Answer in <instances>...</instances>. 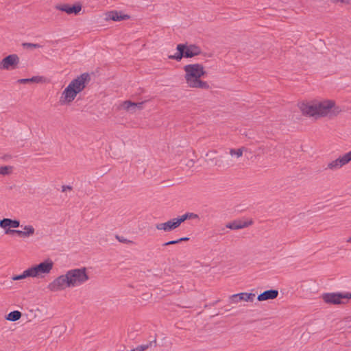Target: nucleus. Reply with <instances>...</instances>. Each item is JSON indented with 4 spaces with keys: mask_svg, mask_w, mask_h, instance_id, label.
Wrapping results in <instances>:
<instances>
[{
    "mask_svg": "<svg viewBox=\"0 0 351 351\" xmlns=\"http://www.w3.org/2000/svg\"><path fill=\"white\" fill-rule=\"evenodd\" d=\"M340 156L345 166L351 162V150Z\"/></svg>",
    "mask_w": 351,
    "mask_h": 351,
    "instance_id": "b1692460",
    "label": "nucleus"
},
{
    "mask_svg": "<svg viewBox=\"0 0 351 351\" xmlns=\"http://www.w3.org/2000/svg\"><path fill=\"white\" fill-rule=\"evenodd\" d=\"M321 298L329 304H346L345 293H326L322 295Z\"/></svg>",
    "mask_w": 351,
    "mask_h": 351,
    "instance_id": "1a4fd4ad",
    "label": "nucleus"
},
{
    "mask_svg": "<svg viewBox=\"0 0 351 351\" xmlns=\"http://www.w3.org/2000/svg\"><path fill=\"white\" fill-rule=\"evenodd\" d=\"M72 190V187L71 186H69V185H64L62 186V192H66L67 191H71Z\"/></svg>",
    "mask_w": 351,
    "mask_h": 351,
    "instance_id": "a878e982",
    "label": "nucleus"
},
{
    "mask_svg": "<svg viewBox=\"0 0 351 351\" xmlns=\"http://www.w3.org/2000/svg\"><path fill=\"white\" fill-rule=\"evenodd\" d=\"M179 243V241L178 240H176V241H169V242H167V243H165L163 244L164 246H167V245H173V244H176V243Z\"/></svg>",
    "mask_w": 351,
    "mask_h": 351,
    "instance_id": "bb28decb",
    "label": "nucleus"
},
{
    "mask_svg": "<svg viewBox=\"0 0 351 351\" xmlns=\"http://www.w3.org/2000/svg\"><path fill=\"white\" fill-rule=\"evenodd\" d=\"M184 78L186 86L190 88L209 90L210 86L206 81L202 80L207 72L203 64L200 63L189 64L183 67Z\"/></svg>",
    "mask_w": 351,
    "mask_h": 351,
    "instance_id": "7ed1b4c3",
    "label": "nucleus"
},
{
    "mask_svg": "<svg viewBox=\"0 0 351 351\" xmlns=\"http://www.w3.org/2000/svg\"><path fill=\"white\" fill-rule=\"evenodd\" d=\"M346 293V304L348 302L349 300H351V293Z\"/></svg>",
    "mask_w": 351,
    "mask_h": 351,
    "instance_id": "cd10ccee",
    "label": "nucleus"
},
{
    "mask_svg": "<svg viewBox=\"0 0 351 351\" xmlns=\"http://www.w3.org/2000/svg\"><path fill=\"white\" fill-rule=\"evenodd\" d=\"M119 241H122V242H123V241H123V239H119Z\"/></svg>",
    "mask_w": 351,
    "mask_h": 351,
    "instance_id": "7c9ffc66",
    "label": "nucleus"
},
{
    "mask_svg": "<svg viewBox=\"0 0 351 351\" xmlns=\"http://www.w3.org/2000/svg\"><path fill=\"white\" fill-rule=\"evenodd\" d=\"M20 58L16 53L10 54L0 61L1 71H12L18 68Z\"/></svg>",
    "mask_w": 351,
    "mask_h": 351,
    "instance_id": "6e6552de",
    "label": "nucleus"
},
{
    "mask_svg": "<svg viewBox=\"0 0 351 351\" xmlns=\"http://www.w3.org/2000/svg\"><path fill=\"white\" fill-rule=\"evenodd\" d=\"M252 223V221H234L228 223L226 226L231 230H239L247 228Z\"/></svg>",
    "mask_w": 351,
    "mask_h": 351,
    "instance_id": "4468645a",
    "label": "nucleus"
},
{
    "mask_svg": "<svg viewBox=\"0 0 351 351\" xmlns=\"http://www.w3.org/2000/svg\"><path fill=\"white\" fill-rule=\"evenodd\" d=\"M130 16L121 12L112 11L106 14V20H112L114 21H121L128 19Z\"/></svg>",
    "mask_w": 351,
    "mask_h": 351,
    "instance_id": "f3484780",
    "label": "nucleus"
},
{
    "mask_svg": "<svg viewBox=\"0 0 351 351\" xmlns=\"http://www.w3.org/2000/svg\"><path fill=\"white\" fill-rule=\"evenodd\" d=\"M188 240H189L188 237H182V238L178 239V241H179V242L182 241H188Z\"/></svg>",
    "mask_w": 351,
    "mask_h": 351,
    "instance_id": "c85d7f7f",
    "label": "nucleus"
},
{
    "mask_svg": "<svg viewBox=\"0 0 351 351\" xmlns=\"http://www.w3.org/2000/svg\"><path fill=\"white\" fill-rule=\"evenodd\" d=\"M88 280L89 275L86 267L71 269L54 278L48 284L47 289L53 293L62 291L67 288L81 287Z\"/></svg>",
    "mask_w": 351,
    "mask_h": 351,
    "instance_id": "f03ea898",
    "label": "nucleus"
},
{
    "mask_svg": "<svg viewBox=\"0 0 351 351\" xmlns=\"http://www.w3.org/2000/svg\"><path fill=\"white\" fill-rule=\"evenodd\" d=\"M298 108L305 116L319 119L327 117L332 119L339 115L343 109L331 99H315L299 103Z\"/></svg>",
    "mask_w": 351,
    "mask_h": 351,
    "instance_id": "f257e3e1",
    "label": "nucleus"
},
{
    "mask_svg": "<svg viewBox=\"0 0 351 351\" xmlns=\"http://www.w3.org/2000/svg\"><path fill=\"white\" fill-rule=\"evenodd\" d=\"M180 223H183L187 219H196L199 218V216L193 213H186L185 214L178 217Z\"/></svg>",
    "mask_w": 351,
    "mask_h": 351,
    "instance_id": "aec40b11",
    "label": "nucleus"
},
{
    "mask_svg": "<svg viewBox=\"0 0 351 351\" xmlns=\"http://www.w3.org/2000/svg\"><path fill=\"white\" fill-rule=\"evenodd\" d=\"M56 8L62 12H65L69 14H77L82 10V6L80 4L71 5L69 4L60 5Z\"/></svg>",
    "mask_w": 351,
    "mask_h": 351,
    "instance_id": "ddd939ff",
    "label": "nucleus"
},
{
    "mask_svg": "<svg viewBox=\"0 0 351 351\" xmlns=\"http://www.w3.org/2000/svg\"><path fill=\"white\" fill-rule=\"evenodd\" d=\"M339 1L342 3H351V0H339Z\"/></svg>",
    "mask_w": 351,
    "mask_h": 351,
    "instance_id": "c756f323",
    "label": "nucleus"
},
{
    "mask_svg": "<svg viewBox=\"0 0 351 351\" xmlns=\"http://www.w3.org/2000/svg\"><path fill=\"white\" fill-rule=\"evenodd\" d=\"M278 295V291L274 289H270L264 291L258 295L257 300L258 301H265L268 300H274L276 298Z\"/></svg>",
    "mask_w": 351,
    "mask_h": 351,
    "instance_id": "dca6fc26",
    "label": "nucleus"
},
{
    "mask_svg": "<svg viewBox=\"0 0 351 351\" xmlns=\"http://www.w3.org/2000/svg\"><path fill=\"white\" fill-rule=\"evenodd\" d=\"M46 82V79L43 76H34L31 78L20 79L18 80L19 84H26L29 82L42 84Z\"/></svg>",
    "mask_w": 351,
    "mask_h": 351,
    "instance_id": "a211bd4d",
    "label": "nucleus"
},
{
    "mask_svg": "<svg viewBox=\"0 0 351 351\" xmlns=\"http://www.w3.org/2000/svg\"><path fill=\"white\" fill-rule=\"evenodd\" d=\"M245 150V147H241L239 149H231L230 150V154L231 156H235L239 158L243 156V152Z\"/></svg>",
    "mask_w": 351,
    "mask_h": 351,
    "instance_id": "4be33fe9",
    "label": "nucleus"
},
{
    "mask_svg": "<svg viewBox=\"0 0 351 351\" xmlns=\"http://www.w3.org/2000/svg\"><path fill=\"white\" fill-rule=\"evenodd\" d=\"M144 101L142 102H132L130 100L125 101L120 104V109L125 110L126 112L133 114L138 110H141L143 108Z\"/></svg>",
    "mask_w": 351,
    "mask_h": 351,
    "instance_id": "f8f14e48",
    "label": "nucleus"
},
{
    "mask_svg": "<svg viewBox=\"0 0 351 351\" xmlns=\"http://www.w3.org/2000/svg\"><path fill=\"white\" fill-rule=\"evenodd\" d=\"M54 263L52 260L47 258L44 261L35 264L28 267L31 278H44L48 276L52 271Z\"/></svg>",
    "mask_w": 351,
    "mask_h": 351,
    "instance_id": "0eeeda50",
    "label": "nucleus"
},
{
    "mask_svg": "<svg viewBox=\"0 0 351 351\" xmlns=\"http://www.w3.org/2000/svg\"><path fill=\"white\" fill-rule=\"evenodd\" d=\"M181 225L178 217L173 218L164 223L156 224V228L158 231L171 232L178 228Z\"/></svg>",
    "mask_w": 351,
    "mask_h": 351,
    "instance_id": "9d476101",
    "label": "nucleus"
},
{
    "mask_svg": "<svg viewBox=\"0 0 351 351\" xmlns=\"http://www.w3.org/2000/svg\"><path fill=\"white\" fill-rule=\"evenodd\" d=\"M22 45L24 48L31 50L41 47V45H40L39 44L31 43H24Z\"/></svg>",
    "mask_w": 351,
    "mask_h": 351,
    "instance_id": "393cba45",
    "label": "nucleus"
},
{
    "mask_svg": "<svg viewBox=\"0 0 351 351\" xmlns=\"http://www.w3.org/2000/svg\"><path fill=\"white\" fill-rule=\"evenodd\" d=\"M0 228L6 235H16L19 238L27 240L37 234L36 227L31 223H22L19 219L3 218L0 220Z\"/></svg>",
    "mask_w": 351,
    "mask_h": 351,
    "instance_id": "20e7f679",
    "label": "nucleus"
},
{
    "mask_svg": "<svg viewBox=\"0 0 351 351\" xmlns=\"http://www.w3.org/2000/svg\"><path fill=\"white\" fill-rule=\"evenodd\" d=\"M344 166L341 156H339L336 159L330 160L327 163L326 169L334 171L341 169Z\"/></svg>",
    "mask_w": 351,
    "mask_h": 351,
    "instance_id": "2eb2a0df",
    "label": "nucleus"
},
{
    "mask_svg": "<svg viewBox=\"0 0 351 351\" xmlns=\"http://www.w3.org/2000/svg\"><path fill=\"white\" fill-rule=\"evenodd\" d=\"M177 52L169 58L180 61L182 58H193L202 53L201 48L194 44H179L176 47Z\"/></svg>",
    "mask_w": 351,
    "mask_h": 351,
    "instance_id": "423d86ee",
    "label": "nucleus"
},
{
    "mask_svg": "<svg viewBox=\"0 0 351 351\" xmlns=\"http://www.w3.org/2000/svg\"><path fill=\"white\" fill-rule=\"evenodd\" d=\"M255 298V294L252 293H240L232 295L229 298L230 304H237L242 301L244 302H253Z\"/></svg>",
    "mask_w": 351,
    "mask_h": 351,
    "instance_id": "9b49d317",
    "label": "nucleus"
},
{
    "mask_svg": "<svg viewBox=\"0 0 351 351\" xmlns=\"http://www.w3.org/2000/svg\"><path fill=\"white\" fill-rule=\"evenodd\" d=\"M13 167L11 166L0 167V174L3 176L10 175L12 172Z\"/></svg>",
    "mask_w": 351,
    "mask_h": 351,
    "instance_id": "5701e85b",
    "label": "nucleus"
},
{
    "mask_svg": "<svg viewBox=\"0 0 351 351\" xmlns=\"http://www.w3.org/2000/svg\"><path fill=\"white\" fill-rule=\"evenodd\" d=\"M90 81V76L88 73H82L73 79L65 88L62 91L59 103L61 106L70 105L86 88Z\"/></svg>",
    "mask_w": 351,
    "mask_h": 351,
    "instance_id": "39448f33",
    "label": "nucleus"
},
{
    "mask_svg": "<svg viewBox=\"0 0 351 351\" xmlns=\"http://www.w3.org/2000/svg\"><path fill=\"white\" fill-rule=\"evenodd\" d=\"M21 313L19 311H14L6 315V319L11 322L19 320L21 317Z\"/></svg>",
    "mask_w": 351,
    "mask_h": 351,
    "instance_id": "6ab92c4d",
    "label": "nucleus"
},
{
    "mask_svg": "<svg viewBox=\"0 0 351 351\" xmlns=\"http://www.w3.org/2000/svg\"><path fill=\"white\" fill-rule=\"evenodd\" d=\"M27 278H31L30 272H29V270L28 268L26 269L25 270H24L21 274L13 276L12 277V280L15 281V280H23Z\"/></svg>",
    "mask_w": 351,
    "mask_h": 351,
    "instance_id": "412c9836",
    "label": "nucleus"
}]
</instances>
